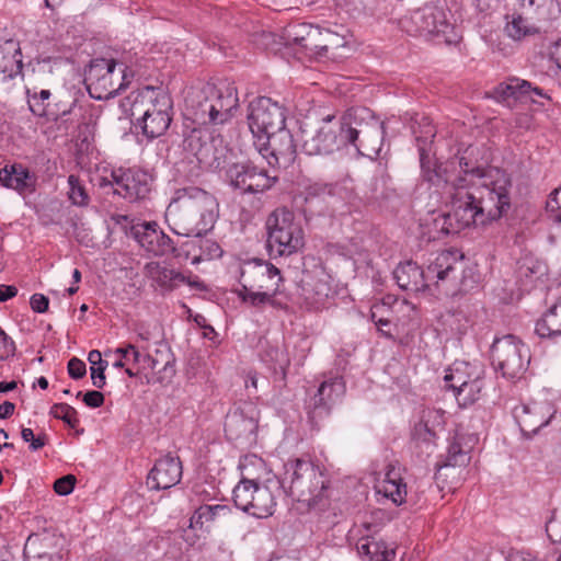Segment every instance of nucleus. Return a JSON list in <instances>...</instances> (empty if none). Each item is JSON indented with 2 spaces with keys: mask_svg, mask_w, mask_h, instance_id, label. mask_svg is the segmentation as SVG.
<instances>
[{
  "mask_svg": "<svg viewBox=\"0 0 561 561\" xmlns=\"http://www.w3.org/2000/svg\"><path fill=\"white\" fill-rule=\"evenodd\" d=\"M473 151L468 147L460 156L434 169L422 162L423 178L442 187L450 199V211L438 213L433 219L437 232L447 236L470 226H485L511 208L510 175L499 168L484 169L472 162Z\"/></svg>",
  "mask_w": 561,
  "mask_h": 561,
  "instance_id": "f257e3e1",
  "label": "nucleus"
},
{
  "mask_svg": "<svg viewBox=\"0 0 561 561\" xmlns=\"http://www.w3.org/2000/svg\"><path fill=\"white\" fill-rule=\"evenodd\" d=\"M466 262L457 250H445L438 253L422 270L415 262L399 264L393 271L398 286L411 293H420L436 288L446 295L454 294L460 286L467 287L463 276Z\"/></svg>",
  "mask_w": 561,
  "mask_h": 561,
  "instance_id": "f03ea898",
  "label": "nucleus"
},
{
  "mask_svg": "<svg viewBox=\"0 0 561 561\" xmlns=\"http://www.w3.org/2000/svg\"><path fill=\"white\" fill-rule=\"evenodd\" d=\"M218 215L216 197L196 186L176 190L165 213L174 233L196 238L214 227Z\"/></svg>",
  "mask_w": 561,
  "mask_h": 561,
  "instance_id": "7ed1b4c3",
  "label": "nucleus"
},
{
  "mask_svg": "<svg viewBox=\"0 0 561 561\" xmlns=\"http://www.w3.org/2000/svg\"><path fill=\"white\" fill-rule=\"evenodd\" d=\"M241 480L233 489V502L243 512L266 518L274 514L280 482L270 477L264 460L255 455L244 456L239 463Z\"/></svg>",
  "mask_w": 561,
  "mask_h": 561,
  "instance_id": "20e7f679",
  "label": "nucleus"
},
{
  "mask_svg": "<svg viewBox=\"0 0 561 561\" xmlns=\"http://www.w3.org/2000/svg\"><path fill=\"white\" fill-rule=\"evenodd\" d=\"M237 88L230 83L219 85L207 83L191 100L193 121L199 125L227 123L238 107Z\"/></svg>",
  "mask_w": 561,
  "mask_h": 561,
  "instance_id": "39448f33",
  "label": "nucleus"
},
{
  "mask_svg": "<svg viewBox=\"0 0 561 561\" xmlns=\"http://www.w3.org/2000/svg\"><path fill=\"white\" fill-rule=\"evenodd\" d=\"M345 145L353 146L358 153L377 157L381 150L383 123L366 107L351 108L342 115Z\"/></svg>",
  "mask_w": 561,
  "mask_h": 561,
  "instance_id": "423d86ee",
  "label": "nucleus"
},
{
  "mask_svg": "<svg viewBox=\"0 0 561 561\" xmlns=\"http://www.w3.org/2000/svg\"><path fill=\"white\" fill-rule=\"evenodd\" d=\"M172 106V99L168 92L147 87L133 103L131 114L138 116L137 122L142 134L153 139L162 136L169 128Z\"/></svg>",
  "mask_w": 561,
  "mask_h": 561,
  "instance_id": "0eeeda50",
  "label": "nucleus"
},
{
  "mask_svg": "<svg viewBox=\"0 0 561 561\" xmlns=\"http://www.w3.org/2000/svg\"><path fill=\"white\" fill-rule=\"evenodd\" d=\"M284 469L280 488L287 489L298 502L317 503L327 488L321 470L311 461L301 459L289 460Z\"/></svg>",
  "mask_w": 561,
  "mask_h": 561,
  "instance_id": "6e6552de",
  "label": "nucleus"
},
{
  "mask_svg": "<svg viewBox=\"0 0 561 561\" xmlns=\"http://www.w3.org/2000/svg\"><path fill=\"white\" fill-rule=\"evenodd\" d=\"M266 248L271 256H289L304 247V230L286 208L275 209L266 220Z\"/></svg>",
  "mask_w": 561,
  "mask_h": 561,
  "instance_id": "1a4fd4ad",
  "label": "nucleus"
},
{
  "mask_svg": "<svg viewBox=\"0 0 561 561\" xmlns=\"http://www.w3.org/2000/svg\"><path fill=\"white\" fill-rule=\"evenodd\" d=\"M408 32L425 37H435L445 43L457 41L458 34L443 7L426 4L415 10L404 22Z\"/></svg>",
  "mask_w": 561,
  "mask_h": 561,
  "instance_id": "9d476101",
  "label": "nucleus"
},
{
  "mask_svg": "<svg viewBox=\"0 0 561 561\" xmlns=\"http://www.w3.org/2000/svg\"><path fill=\"white\" fill-rule=\"evenodd\" d=\"M491 359L503 377L515 378L526 370L530 359L529 350L517 336L507 334L494 340Z\"/></svg>",
  "mask_w": 561,
  "mask_h": 561,
  "instance_id": "9b49d317",
  "label": "nucleus"
},
{
  "mask_svg": "<svg viewBox=\"0 0 561 561\" xmlns=\"http://www.w3.org/2000/svg\"><path fill=\"white\" fill-rule=\"evenodd\" d=\"M316 34L317 26L307 23H291L283 30L280 35L263 32L261 43L266 49L274 53L280 51L282 47H288L297 55L310 57Z\"/></svg>",
  "mask_w": 561,
  "mask_h": 561,
  "instance_id": "f8f14e48",
  "label": "nucleus"
},
{
  "mask_svg": "<svg viewBox=\"0 0 561 561\" xmlns=\"http://www.w3.org/2000/svg\"><path fill=\"white\" fill-rule=\"evenodd\" d=\"M302 134V149L309 156L331 154L346 147L342 117L335 122V116L328 115L313 131Z\"/></svg>",
  "mask_w": 561,
  "mask_h": 561,
  "instance_id": "ddd939ff",
  "label": "nucleus"
},
{
  "mask_svg": "<svg viewBox=\"0 0 561 561\" xmlns=\"http://www.w3.org/2000/svg\"><path fill=\"white\" fill-rule=\"evenodd\" d=\"M248 125L254 140L279 130L286 122L285 108L271 98L260 96L249 104Z\"/></svg>",
  "mask_w": 561,
  "mask_h": 561,
  "instance_id": "4468645a",
  "label": "nucleus"
},
{
  "mask_svg": "<svg viewBox=\"0 0 561 561\" xmlns=\"http://www.w3.org/2000/svg\"><path fill=\"white\" fill-rule=\"evenodd\" d=\"M116 61L114 59H95L91 62L87 73L88 90L96 100H107L115 96L125 85L126 75L124 70L115 73Z\"/></svg>",
  "mask_w": 561,
  "mask_h": 561,
  "instance_id": "2eb2a0df",
  "label": "nucleus"
},
{
  "mask_svg": "<svg viewBox=\"0 0 561 561\" xmlns=\"http://www.w3.org/2000/svg\"><path fill=\"white\" fill-rule=\"evenodd\" d=\"M443 427L444 412L435 409L422 411L411 434V448L420 460H425L435 451L437 435Z\"/></svg>",
  "mask_w": 561,
  "mask_h": 561,
  "instance_id": "dca6fc26",
  "label": "nucleus"
},
{
  "mask_svg": "<svg viewBox=\"0 0 561 561\" xmlns=\"http://www.w3.org/2000/svg\"><path fill=\"white\" fill-rule=\"evenodd\" d=\"M282 280L280 271L267 261L253 259L243 262L240 266L239 282L245 290L259 289L279 293Z\"/></svg>",
  "mask_w": 561,
  "mask_h": 561,
  "instance_id": "f3484780",
  "label": "nucleus"
},
{
  "mask_svg": "<svg viewBox=\"0 0 561 561\" xmlns=\"http://www.w3.org/2000/svg\"><path fill=\"white\" fill-rule=\"evenodd\" d=\"M346 386L341 376H325L309 401V417L317 422L328 417L342 401Z\"/></svg>",
  "mask_w": 561,
  "mask_h": 561,
  "instance_id": "a211bd4d",
  "label": "nucleus"
},
{
  "mask_svg": "<svg viewBox=\"0 0 561 561\" xmlns=\"http://www.w3.org/2000/svg\"><path fill=\"white\" fill-rule=\"evenodd\" d=\"M254 146L270 165L277 164L286 168L295 161L296 145L293 135L285 126L266 135L261 141L254 140Z\"/></svg>",
  "mask_w": 561,
  "mask_h": 561,
  "instance_id": "6ab92c4d",
  "label": "nucleus"
},
{
  "mask_svg": "<svg viewBox=\"0 0 561 561\" xmlns=\"http://www.w3.org/2000/svg\"><path fill=\"white\" fill-rule=\"evenodd\" d=\"M115 185L114 193L124 197L129 202H136L146 198L150 191L152 179L142 170H115L111 173V180L105 179L101 183L102 186Z\"/></svg>",
  "mask_w": 561,
  "mask_h": 561,
  "instance_id": "aec40b11",
  "label": "nucleus"
},
{
  "mask_svg": "<svg viewBox=\"0 0 561 561\" xmlns=\"http://www.w3.org/2000/svg\"><path fill=\"white\" fill-rule=\"evenodd\" d=\"M227 179L230 185L242 193H262L270 190L275 178L270 176L267 171L259 169L251 163H236L228 168Z\"/></svg>",
  "mask_w": 561,
  "mask_h": 561,
  "instance_id": "412c9836",
  "label": "nucleus"
},
{
  "mask_svg": "<svg viewBox=\"0 0 561 561\" xmlns=\"http://www.w3.org/2000/svg\"><path fill=\"white\" fill-rule=\"evenodd\" d=\"M130 234L141 248L154 256H163L175 252L173 240L160 230L154 221H145L131 226Z\"/></svg>",
  "mask_w": 561,
  "mask_h": 561,
  "instance_id": "4be33fe9",
  "label": "nucleus"
},
{
  "mask_svg": "<svg viewBox=\"0 0 561 561\" xmlns=\"http://www.w3.org/2000/svg\"><path fill=\"white\" fill-rule=\"evenodd\" d=\"M556 413V409L549 401L531 402L514 409L520 431L525 436L535 435L541 427L549 424Z\"/></svg>",
  "mask_w": 561,
  "mask_h": 561,
  "instance_id": "5701e85b",
  "label": "nucleus"
},
{
  "mask_svg": "<svg viewBox=\"0 0 561 561\" xmlns=\"http://www.w3.org/2000/svg\"><path fill=\"white\" fill-rule=\"evenodd\" d=\"M182 478V463L179 457L167 455L158 459L147 477L150 490H167L176 485Z\"/></svg>",
  "mask_w": 561,
  "mask_h": 561,
  "instance_id": "b1692460",
  "label": "nucleus"
},
{
  "mask_svg": "<svg viewBox=\"0 0 561 561\" xmlns=\"http://www.w3.org/2000/svg\"><path fill=\"white\" fill-rule=\"evenodd\" d=\"M492 96L497 102H506L508 105L511 101H518L525 98H529L533 102H536V98H546L548 95L545 91L533 85L529 81L519 78H508L506 81L497 84L492 92Z\"/></svg>",
  "mask_w": 561,
  "mask_h": 561,
  "instance_id": "393cba45",
  "label": "nucleus"
},
{
  "mask_svg": "<svg viewBox=\"0 0 561 561\" xmlns=\"http://www.w3.org/2000/svg\"><path fill=\"white\" fill-rule=\"evenodd\" d=\"M348 39L346 35L328 28L317 27V34L310 58L336 59L344 57L342 50L346 49Z\"/></svg>",
  "mask_w": 561,
  "mask_h": 561,
  "instance_id": "a878e982",
  "label": "nucleus"
},
{
  "mask_svg": "<svg viewBox=\"0 0 561 561\" xmlns=\"http://www.w3.org/2000/svg\"><path fill=\"white\" fill-rule=\"evenodd\" d=\"M524 15L546 32L548 25L560 16L561 9L557 0H520Z\"/></svg>",
  "mask_w": 561,
  "mask_h": 561,
  "instance_id": "bb28decb",
  "label": "nucleus"
},
{
  "mask_svg": "<svg viewBox=\"0 0 561 561\" xmlns=\"http://www.w3.org/2000/svg\"><path fill=\"white\" fill-rule=\"evenodd\" d=\"M64 543L65 538L54 533L32 534L27 537L24 545V559H35L41 554H61Z\"/></svg>",
  "mask_w": 561,
  "mask_h": 561,
  "instance_id": "cd10ccee",
  "label": "nucleus"
},
{
  "mask_svg": "<svg viewBox=\"0 0 561 561\" xmlns=\"http://www.w3.org/2000/svg\"><path fill=\"white\" fill-rule=\"evenodd\" d=\"M0 182L3 186L19 193H31L35 190L36 175L20 163L5 165L0 170Z\"/></svg>",
  "mask_w": 561,
  "mask_h": 561,
  "instance_id": "c85d7f7f",
  "label": "nucleus"
},
{
  "mask_svg": "<svg viewBox=\"0 0 561 561\" xmlns=\"http://www.w3.org/2000/svg\"><path fill=\"white\" fill-rule=\"evenodd\" d=\"M484 379V369L480 364L469 362H455L444 377L448 389L455 390L466 383Z\"/></svg>",
  "mask_w": 561,
  "mask_h": 561,
  "instance_id": "c756f323",
  "label": "nucleus"
},
{
  "mask_svg": "<svg viewBox=\"0 0 561 561\" xmlns=\"http://www.w3.org/2000/svg\"><path fill=\"white\" fill-rule=\"evenodd\" d=\"M256 428V421L241 410L237 409L226 416L225 434L229 440L249 439Z\"/></svg>",
  "mask_w": 561,
  "mask_h": 561,
  "instance_id": "7c9ffc66",
  "label": "nucleus"
},
{
  "mask_svg": "<svg viewBox=\"0 0 561 561\" xmlns=\"http://www.w3.org/2000/svg\"><path fill=\"white\" fill-rule=\"evenodd\" d=\"M357 551L367 561H392L396 552L388 548L386 542L377 539L375 536L362 537L356 545Z\"/></svg>",
  "mask_w": 561,
  "mask_h": 561,
  "instance_id": "2f4dec72",
  "label": "nucleus"
},
{
  "mask_svg": "<svg viewBox=\"0 0 561 561\" xmlns=\"http://www.w3.org/2000/svg\"><path fill=\"white\" fill-rule=\"evenodd\" d=\"M22 70L20 49L10 41L0 46V82L14 78Z\"/></svg>",
  "mask_w": 561,
  "mask_h": 561,
  "instance_id": "473e14b6",
  "label": "nucleus"
},
{
  "mask_svg": "<svg viewBox=\"0 0 561 561\" xmlns=\"http://www.w3.org/2000/svg\"><path fill=\"white\" fill-rule=\"evenodd\" d=\"M26 94L30 111L38 117L56 119L59 116V114L67 115L68 113H70V110H62L61 112H59L51 108L49 103L51 93L49 90L42 89L37 91L36 89H27Z\"/></svg>",
  "mask_w": 561,
  "mask_h": 561,
  "instance_id": "72a5a7b5",
  "label": "nucleus"
},
{
  "mask_svg": "<svg viewBox=\"0 0 561 561\" xmlns=\"http://www.w3.org/2000/svg\"><path fill=\"white\" fill-rule=\"evenodd\" d=\"M465 436L456 435L447 449L445 461L438 467V470L449 468H465L470 462L471 446L465 442Z\"/></svg>",
  "mask_w": 561,
  "mask_h": 561,
  "instance_id": "f704fd0d",
  "label": "nucleus"
},
{
  "mask_svg": "<svg viewBox=\"0 0 561 561\" xmlns=\"http://www.w3.org/2000/svg\"><path fill=\"white\" fill-rule=\"evenodd\" d=\"M145 274L160 287L167 289H172L180 284L187 282L186 277L182 273L162 266L158 262L147 263L145 265Z\"/></svg>",
  "mask_w": 561,
  "mask_h": 561,
  "instance_id": "c9c22d12",
  "label": "nucleus"
},
{
  "mask_svg": "<svg viewBox=\"0 0 561 561\" xmlns=\"http://www.w3.org/2000/svg\"><path fill=\"white\" fill-rule=\"evenodd\" d=\"M535 332L540 337L553 339L561 335V297L537 321Z\"/></svg>",
  "mask_w": 561,
  "mask_h": 561,
  "instance_id": "e433bc0d",
  "label": "nucleus"
},
{
  "mask_svg": "<svg viewBox=\"0 0 561 561\" xmlns=\"http://www.w3.org/2000/svg\"><path fill=\"white\" fill-rule=\"evenodd\" d=\"M378 492L391 499L394 504H402L407 497V484L402 483L399 471L390 468L378 488Z\"/></svg>",
  "mask_w": 561,
  "mask_h": 561,
  "instance_id": "4c0bfd02",
  "label": "nucleus"
},
{
  "mask_svg": "<svg viewBox=\"0 0 561 561\" xmlns=\"http://www.w3.org/2000/svg\"><path fill=\"white\" fill-rule=\"evenodd\" d=\"M540 32L541 26H536L522 11L520 14H514L505 25L506 35L514 41H522Z\"/></svg>",
  "mask_w": 561,
  "mask_h": 561,
  "instance_id": "58836bf2",
  "label": "nucleus"
},
{
  "mask_svg": "<svg viewBox=\"0 0 561 561\" xmlns=\"http://www.w3.org/2000/svg\"><path fill=\"white\" fill-rule=\"evenodd\" d=\"M238 297L242 302L250 307L262 309L265 305L276 306L275 297L278 293L266 291V290H245L243 287L237 290Z\"/></svg>",
  "mask_w": 561,
  "mask_h": 561,
  "instance_id": "ea45409f",
  "label": "nucleus"
},
{
  "mask_svg": "<svg viewBox=\"0 0 561 561\" xmlns=\"http://www.w3.org/2000/svg\"><path fill=\"white\" fill-rule=\"evenodd\" d=\"M484 388V379L466 383L461 388L453 390L454 396L460 407H468L479 400L482 389Z\"/></svg>",
  "mask_w": 561,
  "mask_h": 561,
  "instance_id": "a19ab883",
  "label": "nucleus"
},
{
  "mask_svg": "<svg viewBox=\"0 0 561 561\" xmlns=\"http://www.w3.org/2000/svg\"><path fill=\"white\" fill-rule=\"evenodd\" d=\"M224 505H203L199 506L190 519L191 528H202L205 524L215 520L220 512H225Z\"/></svg>",
  "mask_w": 561,
  "mask_h": 561,
  "instance_id": "79ce46f5",
  "label": "nucleus"
},
{
  "mask_svg": "<svg viewBox=\"0 0 561 561\" xmlns=\"http://www.w3.org/2000/svg\"><path fill=\"white\" fill-rule=\"evenodd\" d=\"M547 265L542 261L533 257L523 259L518 268L520 277H526L530 280L540 279L542 276L547 275Z\"/></svg>",
  "mask_w": 561,
  "mask_h": 561,
  "instance_id": "37998d69",
  "label": "nucleus"
},
{
  "mask_svg": "<svg viewBox=\"0 0 561 561\" xmlns=\"http://www.w3.org/2000/svg\"><path fill=\"white\" fill-rule=\"evenodd\" d=\"M110 355L121 356L124 362H126V366H136L141 368L142 354L138 347L131 343L124 344L114 351L105 352V356Z\"/></svg>",
  "mask_w": 561,
  "mask_h": 561,
  "instance_id": "c03bdc74",
  "label": "nucleus"
},
{
  "mask_svg": "<svg viewBox=\"0 0 561 561\" xmlns=\"http://www.w3.org/2000/svg\"><path fill=\"white\" fill-rule=\"evenodd\" d=\"M68 198L71 203L79 207L88 206L90 197L85 191V187L81 184L79 178L75 174L68 176Z\"/></svg>",
  "mask_w": 561,
  "mask_h": 561,
  "instance_id": "a18cd8bd",
  "label": "nucleus"
},
{
  "mask_svg": "<svg viewBox=\"0 0 561 561\" xmlns=\"http://www.w3.org/2000/svg\"><path fill=\"white\" fill-rule=\"evenodd\" d=\"M386 310L385 304H377L371 307V321L378 328V331L386 337L392 339V332L390 330L391 320L388 317L383 316V311Z\"/></svg>",
  "mask_w": 561,
  "mask_h": 561,
  "instance_id": "49530a36",
  "label": "nucleus"
},
{
  "mask_svg": "<svg viewBox=\"0 0 561 561\" xmlns=\"http://www.w3.org/2000/svg\"><path fill=\"white\" fill-rule=\"evenodd\" d=\"M50 415H53L55 419L62 420L71 427H76L79 423L76 409L67 403L54 404L50 409Z\"/></svg>",
  "mask_w": 561,
  "mask_h": 561,
  "instance_id": "de8ad7c7",
  "label": "nucleus"
},
{
  "mask_svg": "<svg viewBox=\"0 0 561 561\" xmlns=\"http://www.w3.org/2000/svg\"><path fill=\"white\" fill-rule=\"evenodd\" d=\"M201 254L198 256H194L192 262L196 263L203 260H211L215 257H220L222 254V250L220 249L219 244L211 241V240H197Z\"/></svg>",
  "mask_w": 561,
  "mask_h": 561,
  "instance_id": "09e8293b",
  "label": "nucleus"
},
{
  "mask_svg": "<svg viewBox=\"0 0 561 561\" xmlns=\"http://www.w3.org/2000/svg\"><path fill=\"white\" fill-rule=\"evenodd\" d=\"M21 437L25 443H30V449L36 451L46 445V436H35L33 430L24 427L21 431Z\"/></svg>",
  "mask_w": 561,
  "mask_h": 561,
  "instance_id": "8fccbe9b",
  "label": "nucleus"
},
{
  "mask_svg": "<svg viewBox=\"0 0 561 561\" xmlns=\"http://www.w3.org/2000/svg\"><path fill=\"white\" fill-rule=\"evenodd\" d=\"M546 531L552 542H561V515L553 514L546 523Z\"/></svg>",
  "mask_w": 561,
  "mask_h": 561,
  "instance_id": "3c124183",
  "label": "nucleus"
},
{
  "mask_svg": "<svg viewBox=\"0 0 561 561\" xmlns=\"http://www.w3.org/2000/svg\"><path fill=\"white\" fill-rule=\"evenodd\" d=\"M15 353V343L0 328V360H5Z\"/></svg>",
  "mask_w": 561,
  "mask_h": 561,
  "instance_id": "603ef678",
  "label": "nucleus"
},
{
  "mask_svg": "<svg viewBox=\"0 0 561 561\" xmlns=\"http://www.w3.org/2000/svg\"><path fill=\"white\" fill-rule=\"evenodd\" d=\"M76 478L71 474L57 479L54 483V490L59 495H68L72 492Z\"/></svg>",
  "mask_w": 561,
  "mask_h": 561,
  "instance_id": "864d4df0",
  "label": "nucleus"
},
{
  "mask_svg": "<svg viewBox=\"0 0 561 561\" xmlns=\"http://www.w3.org/2000/svg\"><path fill=\"white\" fill-rule=\"evenodd\" d=\"M87 373L85 364L77 357H72L68 362V374L73 379L82 378Z\"/></svg>",
  "mask_w": 561,
  "mask_h": 561,
  "instance_id": "5fc2aeb1",
  "label": "nucleus"
},
{
  "mask_svg": "<svg viewBox=\"0 0 561 561\" xmlns=\"http://www.w3.org/2000/svg\"><path fill=\"white\" fill-rule=\"evenodd\" d=\"M30 304H31V308L33 309V311L43 313V312L47 311L49 300L46 296H44L42 294H34L31 297Z\"/></svg>",
  "mask_w": 561,
  "mask_h": 561,
  "instance_id": "6e6d98bb",
  "label": "nucleus"
},
{
  "mask_svg": "<svg viewBox=\"0 0 561 561\" xmlns=\"http://www.w3.org/2000/svg\"><path fill=\"white\" fill-rule=\"evenodd\" d=\"M83 402L90 408H100L104 403V394L100 391H88L83 396Z\"/></svg>",
  "mask_w": 561,
  "mask_h": 561,
  "instance_id": "4d7b16f0",
  "label": "nucleus"
},
{
  "mask_svg": "<svg viewBox=\"0 0 561 561\" xmlns=\"http://www.w3.org/2000/svg\"><path fill=\"white\" fill-rule=\"evenodd\" d=\"M547 210L550 213L561 214V186L556 188L547 201Z\"/></svg>",
  "mask_w": 561,
  "mask_h": 561,
  "instance_id": "13d9d810",
  "label": "nucleus"
},
{
  "mask_svg": "<svg viewBox=\"0 0 561 561\" xmlns=\"http://www.w3.org/2000/svg\"><path fill=\"white\" fill-rule=\"evenodd\" d=\"M105 369L106 367H90L92 383L99 389H102L105 386Z\"/></svg>",
  "mask_w": 561,
  "mask_h": 561,
  "instance_id": "bf43d9fd",
  "label": "nucleus"
},
{
  "mask_svg": "<svg viewBox=\"0 0 561 561\" xmlns=\"http://www.w3.org/2000/svg\"><path fill=\"white\" fill-rule=\"evenodd\" d=\"M548 56L549 59L553 61L559 69H561V39L554 42L549 47Z\"/></svg>",
  "mask_w": 561,
  "mask_h": 561,
  "instance_id": "052dcab7",
  "label": "nucleus"
},
{
  "mask_svg": "<svg viewBox=\"0 0 561 561\" xmlns=\"http://www.w3.org/2000/svg\"><path fill=\"white\" fill-rule=\"evenodd\" d=\"M18 294V288L12 285H0V302H4Z\"/></svg>",
  "mask_w": 561,
  "mask_h": 561,
  "instance_id": "680f3d73",
  "label": "nucleus"
},
{
  "mask_svg": "<svg viewBox=\"0 0 561 561\" xmlns=\"http://www.w3.org/2000/svg\"><path fill=\"white\" fill-rule=\"evenodd\" d=\"M88 360L91 367H107V362L102 359V354L98 350H93L89 353Z\"/></svg>",
  "mask_w": 561,
  "mask_h": 561,
  "instance_id": "e2e57ef3",
  "label": "nucleus"
},
{
  "mask_svg": "<svg viewBox=\"0 0 561 561\" xmlns=\"http://www.w3.org/2000/svg\"><path fill=\"white\" fill-rule=\"evenodd\" d=\"M141 369H150L152 373L159 371V360L151 357L149 354L142 355Z\"/></svg>",
  "mask_w": 561,
  "mask_h": 561,
  "instance_id": "0e129e2a",
  "label": "nucleus"
},
{
  "mask_svg": "<svg viewBox=\"0 0 561 561\" xmlns=\"http://www.w3.org/2000/svg\"><path fill=\"white\" fill-rule=\"evenodd\" d=\"M266 356H270L271 360L279 366L287 362L284 352L279 348H270L266 351Z\"/></svg>",
  "mask_w": 561,
  "mask_h": 561,
  "instance_id": "69168bd1",
  "label": "nucleus"
},
{
  "mask_svg": "<svg viewBox=\"0 0 561 561\" xmlns=\"http://www.w3.org/2000/svg\"><path fill=\"white\" fill-rule=\"evenodd\" d=\"M15 405L10 401H4L0 404V419H8L14 412Z\"/></svg>",
  "mask_w": 561,
  "mask_h": 561,
  "instance_id": "338daca9",
  "label": "nucleus"
},
{
  "mask_svg": "<svg viewBox=\"0 0 561 561\" xmlns=\"http://www.w3.org/2000/svg\"><path fill=\"white\" fill-rule=\"evenodd\" d=\"M62 554H47V556H38L35 559H25L26 561H61Z\"/></svg>",
  "mask_w": 561,
  "mask_h": 561,
  "instance_id": "774afa93",
  "label": "nucleus"
}]
</instances>
